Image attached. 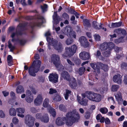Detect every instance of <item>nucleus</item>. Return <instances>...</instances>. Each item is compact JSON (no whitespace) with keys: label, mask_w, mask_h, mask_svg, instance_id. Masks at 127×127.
Wrapping results in <instances>:
<instances>
[{"label":"nucleus","mask_w":127,"mask_h":127,"mask_svg":"<svg viewBox=\"0 0 127 127\" xmlns=\"http://www.w3.org/2000/svg\"><path fill=\"white\" fill-rule=\"evenodd\" d=\"M113 80L114 82L120 84H122L123 82L122 76L119 74L115 75L113 77Z\"/></svg>","instance_id":"obj_12"},{"label":"nucleus","mask_w":127,"mask_h":127,"mask_svg":"<svg viewBox=\"0 0 127 127\" xmlns=\"http://www.w3.org/2000/svg\"><path fill=\"white\" fill-rule=\"evenodd\" d=\"M52 44L54 49L58 52L61 53L63 51L64 48L60 42L58 43L57 40L54 39L52 41Z\"/></svg>","instance_id":"obj_8"},{"label":"nucleus","mask_w":127,"mask_h":127,"mask_svg":"<svg viewBox=\"0 0 127 127\" xmlns=\"http://www.w3.org/2000/svg\"><path fill=\"white\" fill-rule=\"evenodd\" d=\"M122 22L121 21L118 22L112 23H111V27H110L112 28L119 27L122 25Z\"/></svg>","instance_id":"obj_25"},{"label":"nucleus","mask_w":127,"mask_h":127,"mask_svg":"<svg viewBox=\"0 0 127 127\" xmlns=\"http://www.w3.org/2000/svg\"><path fill=\"white\" fill-rule=\"evenodd\" d=\"M86 34L89 38H91L92 37L91 33V32H87L86 33Z\"/></svg>","instance_id":"obj_64"},{"label":"nucleus","mask_w":127,"mask_h":127,"mask_svg":"<svg viewBox=\"0 0 127 127\" xmlns=\"http://www.w3.org/2000/svg\"><path fill=\"white\" fill-rule=\"evenodd\" d=\"M110 51H106L104 53L103 55L105 57H108L110 55Z\"/></svg>","instance_id":"obj_54"},{"label":"nucleus","mask_w":127,"mask_h":127,"mask_svg":"<svg viewBox=\"0 0 127 127\" xmlns=\"http://www.w3.org/2000/svg\"><path fill=\"white\" fill-rule=\"evenodd\" d=\"M12 122L14 124H18L19 122L18 119L16 117H14L12 120Z\"/></svg>","instance_id":"obj_52"},{"label":"nucleus","mask_w":127,"mask_h":127,"mask_svg":"<svg viewBox=\"0 0 127 127\" xmlns=\"http://www.w3.org/2000/svg\"><path fill=\"white\" fill-rule=\"evenodd\" d=\"M124 36H121L119 38L116 39L115 42L117 43L123 42L125 40L124 39Z\"/></svg>","instance_id":"obj_36"},{"label":"nucleus","mask_w":127,"mask_h":127,"mask_svg":"<svg viewBox=\"0 0 127 127\" xmlns=\"http://www.w3.org/2000/svg\"><path fill=\"white\" fill-rule=\"evenodd\" d=\"M100 36L98 34H95L94 35V38L95 40L99 41L100 40Z\"/></svg>","instance_id":"obj_48"},{"label":"nucleus","mask_w":127,"mask_h":127,"mask_svg":"<svg viewBox=\"0 0 127 127\" xmlns=\"http://www.w3.org/2000/svg\"><path fill=\"white\" fill-rule=\"evenodd\" d=\"M94 54L96 57H98L100 56L101 53L100 51L98 50L97 51V52L96 53H95Z\"/></svg>","instance_id":"obj_56"},{"label":"nucleus","mask_w":127,"mask_h":127,"mask_svg":"<svg viewBox=\"0 0 127 127\" xmlns=\"http://www.w3.org/2000/svg\"><path fill=\"white\" fill-rule=\"evenodd\" d=\"M115 96L118 103H120L121 101H123V99L122 98V94L120 92H118L115 94Z\"/></svg>","instance_id":"obj_21"},{"label":"nucleus","mask_w":127,"mask_h":127,"mask_svg":"<svg viewBox=\"0 0 127 127\" xmlns=\"http://www.w3.org/2000/svg\"><path fill=\"white\" fill-rule=\"evenodd\" d=\"M105 122L106 124H108L110 123V121L108 118H107L105 119Z\"/></svg>","instance_id":"obj_63"},{"label":"nucleus","mask_w":127,"mask_h":127,"mask_svg":"<svg viewBox=\"0 0 127 127\" xmlns=\"http://www.w3.org/2000/svg\"><path fill=\"white\" fill-rule=\"evenodd\" d=\"M55 65L57 69L60 71H62L64 69V67L61 64L60 62L59 64Z\"/></svg>","instance_id":"obj_33"},{"label":"nucleus","mask_w":127,"mask_h":127,"mask_svg":"<svg viewBox=\"0 0 127 127\" xmlns=\"http://www.w3.org/2000/svg\"><path fill=\"white\" fill-rule=\"evenodd\" d=\"M69 17V15L65 12L63 13L62 15V18L64 19H68Z\"/></svg>","instance_id":"obj_40"},{"label":"nucleus","mask_w":127,"mask_h":127,"mask_svg":"<svg viewBox=\"0 0 127 127\" xmlns=\"http://www.w3.org/2000/svg\"><path fill=\"white\" fill-rule=\"evenodd\" d=\"M114 32L118 34L121 33L123 35L122 36H124V37L127 34L126 31L124 29L120 28L116 29L114 30Z\"/></svg>","instance_id":"obj_19"},{"label":"nucleus","mask_w":127,"mask_h":127,"mask_svg":"<svg viewBox=\"0 0 127 127\" xmlns=\"http://www.w3.org/2000/svg\"><path fill=\"white\" fill-rule=\"evenodd\" d=\"M121 67L122 69H124L127 67V63L123 62L121 64Z\"/></svg>","instance_id":"obj_51"},{"label":"nucleus","mask_w":127,"mask_h":127,"mask_svg":"<svg viewBox=\"0 0 127 127\" xmlns=\"http://www.w3.org/2000/svg\"><path fill=\"white\" fill-rule=\"evenodd\" d=\"M36 117L37 119H40L41 120V113H37L36 115Z\"/></svg>","instance_id":"obj_55"},{"label":"nucleus","mask_w":127,"mask_h":127,"mask_svg":"<svg viewBox=\"0 0 127 127\" xmlns=\"http://www.w3.org/2000/svg\"><path fill=\"white\" fill-rule=\"evenodd\" d=\"M5 114L2 110L0 111V118H4L5 117Z\"/></svg>","instance_id":"obj_61"},{"label":"nucleus","mask_w":127,"mask_h":127,"mask_svg":"<svg viewBox=\"0 0 127 127\" xmlns=\"http://www.w3.org/2000/svg\"><path fill=\"white\" fill-rule=\"evenodd\" d=\"M57 92V91L55 89L50 88L49 89V93L50 95H52L56 93Z\"/></svg>","instance_id":"obj_42"},{"label":"nucleus","mask_w":127,"mask_h":127,"mask_svg":"<svg viewBox=\"0 0 127 127\" xmlns=\"http://www.w3.org/2000/svg\"><path fill=\"white\" fill-rule=\"evenodd\" d=\"M16 111L17 113V116L23 118L24 117V115L22 114L24 113L25 110L23 108H19L16 109Z\"/></svg>","instance_id":"obj_22"},{"label":"nucleus","mask_w":127,"mask_h":127,"mask_svg":"<svg viewBox=\"0 0 127 127\" xmlns=\"http://www.w3.org/2000/svg\"><path fill=\"white\" fill-rule=\"evenodd\" d=\"M119 87V86L118 85H113L111 87V90L114 92L117 91Z\"/></svg>","instance_id":"obj_37"},{"label":"nucleus","mask_w":127,"mask_h":127,"mask_svg":"<svg viewBox=\"0 0 127 127\" xmlns=\"http://www.w3.org/2000/svg\"><path fill=\"white\" fill-rule=\"evenodd\" d=\"M39 82L43 83L44 82V78L42 76L38 77Z\"/></svg>","instance_id":"obj_62"},{"label":"nucleus","mask_w":127,"mask_h":127,"mask_svg":"<svg viewBox=\"0 0 127 127\" xmlns=\"http://www.w3.org/2000/svg\"><path fill=\"white\" fill-rule=\"evenodd\" d=\"M77 49V46L75 44L71 46L70 47H66L65 49V52L62 55L64 58L68 57H71L75 53Z\"/></svg>","instance_id":"obj_5"},{"label":"nucleus","mask_w":127,"mask_h":127,"mask_svg":"<svg viewBox=\"0 0 127 127\" xmlns=\"http://www.w3.org/2000/svg\"><path fill=\"white\" fill-rule=\"evenodd\" d=\"M124 83L126 85L127 84V74L124 76V78L123 80Z\"/></svg>","instance_id":"obj_59"},{"label":"nucleus","mask_w":127,"mask_h":127,"mask_svg":"<svg viewBox=\"0 0 127 127\" xmlns=\"http://www.w3.org/2000/svg\"><path fill=\"white\" fill-rule=\"evenodd\" d=\"M64 33L68 37H73L75 38H76V33L73 31L71 28L69 26H66L65 27Z\"/></svg>","instance_id":"obj_9"},{"label":"nucleus","mask_w":127,"mask_h":127,"mask_svg":"<svg viewBox=\"0 0 127 127\" xmlns=\"http://www.w3.org/2000/svg\"><path fill=\"white\" fill-rule=\"evenodd\" d=\"M27 42V40L24 39H18V42L21 45H23L25 44Z\"/></svg>","instance_id":"obj_39"},{"label":"nucleus","mask_w":127,"mask_h":127,"mask_svg":"<svg viewBox=\"0 0 127 127\" xmlns=\"http://www.w3.org/2000/svg\"><path fill=\"white\" fill-rule=\"evenodd\" d=\"M79 56L81 59L84 60H88L90 58V55L89 53L85 51L79 54Z\"/></svg>","instance_id":"obj_14"},{"label":"nucleus","mask_w":127,"mask_h":127,"mask_svg":"<svg viewBox=\"0 0 127 127\" xmlns=\"http://www.w3.org/2000/svg\"><path fill=\"white\" fill-rule=\"evenodd\" d=\"M7 61L9 66H11L13 65V58L11 55H9L8 56Z\"/></svg>","instance_id":"obj_29"},{"label":"nucleus","mask_w":127,"mask_h":127,"mask_svg":"<svg viewBox=\"0 0 127 127\" xmlns=\"http://www.w3.org/2000/svg\"><path fill=\"white\" fill-rule=\"evenodd\" d=\"M67 9L68 10V13L72 14H73L75 11V10L73 9L72 8H67Z\"/></svg>","instance_id":"obj_47"},{"label":"nucleus","mask_w":127,"mask_h":127,"mask_svg":"<svg viewBox=\"0 0 127 127\" xmlns=\"http://www.w3.org/2000/svg\"><path fill=\"white\" fill-rule=\"evenodd\" d=\"M16 92L17 93H21L24 92V89L22 86H18L16 88Z\"/></svg>","instance_id":"obj_30"},{"label":"nucleus","mask_w":127,"mask_h":127,"mask_svg":"<svg viewBox=\"0 0 127 127\" xmlns=\"http://www.w3.org/2000/svg\"><path fill=\"white\" fill-rule=\"evenodd\" d=\"M43 23V22L41 23L39 22L38 20H37L36 22L33 23V25H32L30 26V27L33 30L35 27H40Z\"/></svg>","instance_id":"obj_26"},{"label":"nucleus","mask_w":127,"mask_h":127,"mask_svg":"<svg viewBox=\"0 0 127 127\" xmlns=\"http://www.w3.org/2000/svg\"><path fill=\"white\" fill-rule=\"evenodd\" d=\"M9 112L10 115L11 116H15L16 115V111L14 108H10Z\"/></svg>","instance_id":"obj_31"},{"label":"nucleus","mask_w":127,"mask_h":127,"mask_svg":"<svg viewBox=\"0 0 127 127\" xmlns=\"http://www.w3.org/2000/svg\"><path fill=\"white\" fill-rule=\"evenodd\" d=\"M49 118L47 114H45L43 115L41 118V121L44 123H48L49 122Z\"/></svg>","instance_id":"obj_27"},{"label":"nucleus","mask_w":127,"mask_h":127,"mask_svg":"<svg viewBox=\"0 0 127 127\" xmlns=\"http://www.w3.org/2000/svg\"><path fill=\"white\" fill-rule=\"evenodd\" d=\"M85 67H82L80 68L79 69L78 73L79 75H82L85 71Z\"/></svg>","instance_id":"obj_34"},{"label":"nucleus","mask_w":127,"mask_h":127,"mask_svg":"<svg viewBox=\"0 0 127 127\" xmlns=\"http://www.w3.org/2000/svg\"><path fill=\"white\" fill-rule=\"evenodd\" d=\"M59 109L61 111H65L66 110L65 106L63 104H61L59 105Z\"/></svg>","instance_id":"obj_45"},{"label":"nucleus","mask_w":127,"mask_h":127,"mask_svg":"<svg viewBox=\"0 0 127 127\" xmlns=\"http://www.w3.org/2000/svg\"><path fill=\"white\" fill-rule=\"evenodd\" d=\"M84 25V26L88 27H91V24L89 20L87 19H84L83 20Z\"/></svg>","instance_id":"obj_32"},{"label":"nucleus","mask_w":127,"mask_h":127,"mask_svg":"<svg viewBox=\"0 0 127 127\" xmlns=\"http://www.w3.org/2000/svg\"><path fill=\"white\" fill-rule=\"evenodd\" d=\"M61 77L64 80L68 81L70 80V76L68 73L67 71H64L61 74Z\"/></svg>","instance_id":"obj_15"},{"label":"nucleus","mask_w":127,"mask_h":127,"mask_svg":"<svg viewBox=\"0 0 127 127\" xmlns=\"http://www.w3.org/2000/svg\"><path fill=\"white\" fill-rule=\"evenodd\" d=\"M66 61L70 65L73 66L74 65V64L69 59H67Z\"/></svg>","instance_id":"obj_57"},{"label":"nucleus","mask_w":127,"mask_h":127,"mask_svg":"<svg viewBox=\"0 0 127 127\" xmlns=\"http://www.w3.org/2000/svg\"><path fill=\"white\" fill-rule=\"evenodd\" d=\"M35 118L32 116L27 115L25 117V123L29 127H32L34 125Z\"/></svg>","instance_id":"obj_7"},{"label":"nucleus","mask_w":127,"mask_h":127,"mask_svg":"<svg viewBox=\"0 0 127 127\" xmlns=\"http://www.w3.org/2000/svg\"><path fill=\"white\" fill-rule=\"evenodd\" d=\"M41 8L43 11H44L46 10V9L48 7V5L46 4H44L43 6H41Z\"/></svg>","instance_id":"obj_53"},{"label":"nucleus","mask_w":127,"mask_h":127,"mask_svg":"<svg viewBox=\"0 0 127 127\" xmlns=\"http://www.w3.org/2000/svg\"><path fill=\"white\" fill-rule=\"evenodd\" d=\"M99 111L103 114H105L108 112V110L107 108L104 107L100 108Z\"/></svg>","instance_id":"obj_38"},{"label":"nucleus","mask_w":127,"mask_h":127,"mask_svg":"<svg viewBox=\"0 0 127 127\" xmlns=\"http://www.w3.org/2000/svg\"><path fill=\"white\" fill-rule=\"evenodd\" d=\"M41 64V62L40 60L34 61L29 69V74L31 76L35 77L36 75L35 73L38 72L40 70Z\"/></svg>","instance_id":"obj_3"},{"label":"nucleus","mask_w":127,"mask_h":127,"mask_svg":"<svg viewBox=\"0 0 127 127\" xmlns=\"http://www.w3.org/2000/svg\"><path fill=\"white\" fill-rule=\"evenodd\" d=\"M71 91L70 90H66L65 94V95L64 97L65 99L67 100L68 98V97L69 96V95L70 94Z\"/></svg>","instance_id":"obj_41"},{"label":"nucleus","mask_w":127,"mask_h":127,"mask_svg":"<svg viewBox=\"0 0 127 127\" xmlns=\"http://www.w3.org/2000/svg\"><path fill=\"white\" fill-rule=\"evenodd\" d=\"M43 100V98L41 95H39L34 100V103L35 105L36 106L40 105L42 103Z\"/></svg>","instance_id":"obj_16"},{"label":"nucleus","mask_w":127,"mask_h":127,"mask_svg":"<svg viewBox=\"0 0 127 127\" xmlns=\"http://www.w3.org/2000/svg\"><path fill=\"white\" fill-rule=\"evenodd\" d=\"M53 18L55 24L56 25H57L59 23L61 19L58 15L57 11H55L54 12V14L53 15Z\"/></svg>","instance_id":"obj_18"},{"label":"nucleus","mask_w":127,"mask_h":127,"mask_svg":"<svg viewBox=\"0 0 127 127\" xmlns=\"http://www.w3.org/2000/svg\"><path fill=\"white\" fill-rule=\"evenodd\" d=\"M8 47L10 49V51L13 52L15 48L14 46L12 45L11 42L9 40L8 42Z\"/></svg>","instance_id":"obj_35"},{"label":"nucleus","mask_w":127,"mask_h":127,"mask_svg":"<svg viewBox=\"0 0 127 127\" xmlns=\"http://www.w3.org/2000/svg\"><path fill=\"white\" fill-rule=\"evenodd\" d=\"M91 67L95 70V72H100V68L103 70L105 71H107L108 70L107 65L103 64L101 62L97 63H92L90 64Z\"/></svg>","instance_id":"obj_4"},{"label":"nucleus","mask_w":127,"mask_h":127,"mask_svg":"<svg viewBox=\"0 0 127 127\" xmlns=\"http://www.w3.org/2000/svg\"><path fill=\"white\" fill-rule=\"evenodd\" d=\"M109 43H107L106 42H104L100 45V49L102 51L105 50H107L108 48L109 49Z\"/></svg>","instance_id":"obj_23"},{"label":"nucleus","mask_w":127,"mask_h":127,"mask_svg":"<svg viewBox=\"0 0 127 127\" xmlns=\"http://www.w3.org/2000/svg\"><path fill=\"white\" fill-rule=\"evenodd\" d=\"M49 100L47 99H45L44 100L43 103V106L44 107H48V104Z\"/></svg>","instance_id":"obj_43"},{"label":"nucleus","mask_w":127,"mask_h":127,"mask_svg":"<svg viewBox=\"0 0 127 127\" xmlns=\"http://www.w3.org/2000/svg\"><path fill=\"white\" fill-rule=\"evenodd\" d=\"M98 23L96 21H93L92 22V25L93 28L96 30H99L101 29L102 24L100 23V24L99 25V27H98Z\"/></svg>","instance_id":"obj_24"},{"label":"nucleus","mask_w":127,"mask_h":127,"mask_svg":"<svg viewBox=\"0 0 127 127\" xmlns=\"http://www.w3.org/2000/svg\"><path fill=\"white\" fill-rule=\"evenodd\" d=\"M79 40L81 45L84 48L88 47L89 45L86 38L84 36H82L79 39Z\"/></svg>","instance_id":"obj_11"},{"label":"nucleus","mask_w":127,"mask_h":127,"mask_svg":"<svg viewBox=\"0 0 127 127\" xmlns=\"http://www.w3.org/2000/svg\"><path fill=\"white\" fill-rule=\"evenodd\" d=\"M89 100L93 101L99 102L101 100V96L99 94L95 93L92 91H88L86 92Z\"/></svg>","instance_id":"obj_6"},{"label":"nucleus","mask_w":127,"mask_h":127,"mask_svg":"<svg viewBox=\"0 0 127 127\" xmlns=\"http://www.w3.org/2000/svg\"><path fill=\"white\" fill-rule=\"evenodd\" d=\"M74 63L77 65H80L81 62L80 60L79 59H76L74 60Z\"/></svg>","instance_id":"obj_44"},{"label":"nucleus","mask_w":127,"mask_h":127,"mask_svg":"<svg viewBox=\"0 0 127 127\" xmlns=\"http://www.w3.org/2000/svg\"><path fill=\"white\" fill-rule=\"evenodd\" d=\"M80 98V97H79V98H77L78 102L82 105L84 106L86 105L87 104V102L88 101L87 99L83 98H82L81 100L79 98ZM81 98V97H80V98Z\"/></svg>","instance_id":"obj_28"},{"label":"nucleus","mask_w":127,"mask_h":127,"mask_svg":"<svg viewBox=\"0 0 127 127\" xmlns=\"http://www.w3.org/2000/svg\"><path fill=\"white\" fill-rule=\"evenodd\" d=\"M69 85L70 87L73 89H75L77 87V84L75 79L73 78L71 80L69 81Z\"/></svg>","instance_id":"obj_20"},{"label":"nucleus","mask_w":127,"mask_h":127,"mask_svg":"<svg viewBox=\"0 0 127 127\" xmlns=\"http://www.w3.org/2000/svg\"><path fill=\"white\" fill-rule=\"evenodd\" d=\"M28 23L25 22L24 23H20L17 26L16 31L15 32H13L11 34V37L12 38V42L14 41L18 42L19 39H15L14 37L15 35H22L24 34L23 32L27 30L26 27L27 26Z\"/></svg>","instance_id":"obj_2"},{"label":"nucleus","mask_w":127,"mask_h":127,"mask_svg":"<svg viewBox=\"0 0 127 127\" xmlns=\"http://www.w3.org/2000/svg\"><path fill=\"white\" fill-rule=\"evenodd\" d=\"M31 111L33 113H35L37 112V110L34 107H32L30 109Z\"/></svg>","instance_id":"obj_60"},{"label":"nucleus","mask_w":127,"mask_h":127,"mask_svg":"<svg viewBox=\"0 0 127 127\" xmlns=\"http://www.w3.org/2000/svg\"><path fill=\"white\" fill-rule=\"evenodd\" d=\"M51 59L53 63L55 65H57L59 64L60 61V58L58 55L56 54H52Z\"/></svg>","instance_id":"obj_13"},{"label":"nucleus","mask_w":127,"mask_h":127,"mask_svg":"<svg viewBox=\"0 0 127 127\" xmlns=\"http://www.w3.org/2000/svg\"><path fill=\"white\" fill-rule=\"evenodd\" d=\"M50 111L52 112L53 116L54 117H55L56 115V112L54 109L52 108L50 109Z\"/></svg>","instance_id":"obj_50"},{"label":"nucleus","mask_w":127,"mask_h":127,"mask_svg":"<svg viewBox=\"0 0 127 127\" xmlns=\"http://www.w3.org/2000/svg\"><path fill=\"white\" fill-rule=\"evenodd\" d=\"M90 116V112L87 111L85 113V118L87 119H89Z\"/></svg>","instance_id":"obj_49"},{"label":"nucleus","mask_w":127,"mask_h":127,"mask_svg":"<svg viewBox=\"0 0 127 127\" xmlns=\"http://www.w3.org/2000/svg\"><path fill=\"white\" fill-rule=\"evenodd\" d=\"M2 93L5 97L8 96L9 95V92H6V91H3Z\"/></svg>","instance_id":"obj_58"},{"label":"nucleus","mask_w":127,"mask_h":127,"mask_svg":"<svg viewBox=\"0 0 127 127\" xmlns=\"http://www.w3.org/2000/svg\"><path fill=\"white\" fill-rule=\"evenodd\" d=\"M28 91H29L30 93L26 94L25 99L27 102L31 103L33 101V97L32 94L31 93V91L29 90Z\"/></svg>","instance_id":"obj_17"},{"label":"nucleus","mask_w":127,"mask_h":127,"mask_svg":"<svg viewBox=\"0 0 127 127\" xmlns=\"http://www.w3.org/2000/svg\"><path fill=\"white\" fill-rule=\"evenodd\" d=\"M73 40L71 38H68L66 41V43L67 45H69L73 42Z\"/></svg>","instance_id":"obj_46"},{"label":"nucleus","mask_w":127,"mask_h":127,"mask_svg":"<svg viewBox=\"0 0 127 127\" xmlns=\"http://www.w3.org/2000/svg\"><path fill=\"white\" fill-rule=\"evenodd\" d=\"M66 117H58L56 120V124L59 126L64 125L65 121L66 124L67 126H71L73 123L78 121L80 117L78 112H68L66 114Z\"/></svg>","instance_id":"obj_1"},{"label":"nucleus","mask_w":127,"mask_h":127,"mask_svg":"<svg viewBox=\"0 0 127 127\" xmlns=\"http://www.w3.org/2000/svg\"><path fill=\"white\" fill-rule=\"evenodd\" d=\"M58 74L56 73H50L48 76L49 81L54 83H56L58 82Z\"/></svg>","instance_id":"obj_10"}]
</instances>
